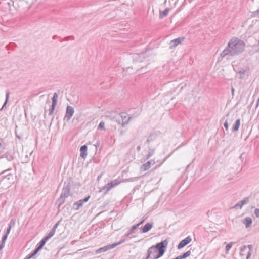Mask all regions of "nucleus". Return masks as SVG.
Instances as JSON below:
<instances>
[{
    "label": "nucleus",
    "mask_w": 259,
    "mask_h": 259,
    "mask_svg": "<svg viewBox=\"0 0 259 259\" xmlns=\"http://www.w3.org/2000/svg\"><path fill=\"white\" fill-rule=\"evenodd\" d=\"M245 47V44L242 40L237 38H233L229 41L226 48L221 53L220 56L224 58L227 56L238 55L244 50Z\"/></svg>",
    "instance_id": "1"
},
{
    "label": "nucleus",
    "mask_w": 259,
    "mask_h": 259,
    "mask_svg": "<svg viewBox=\"0 0 259 259\" xmlns=\"http://www.w3.org/2000/svg\"><path fill=\"white\" fill-rule=\"evenodd\" d=\"M168 243L167 240H164L157 243L155 245L150 247L147 252L148 258L158 259L162 256L166 251Z\"/></svg>",
    "instance_id": "2"
},
{
    "label": "nucleus",
    "mask_w": 259,
    "mask_h": 259,
    "mask_svg": "<svg viewBox=\"0 0 259 259\" xmlns=\"http://www.w3.org/2000/svg\"><path fill=\"white\" fill-rule=\"evenodd\" d=\"M126 241V239H123L121 240L120 241H119L118 242L114 243H113L112 244H109V245L104 246H103L102 247H101V248L98 249L96 251V253L97 254H98V253H101V252H103L107 251H108L109 250H110L111 249H113V248H115L117 246L121 244V243L125 242Z\"/></svg>",
    "instance_id": "3"
},
{
    "label": "nucleus",
    "mask_w": 259,
    "mask_h": 259,
    "mask_svg": "<svg viewBox=\"0 0 259 259\" xmlns=\"http://www.w3.org/2000/svg\"><path fill=\"white\" fill-rule=\"evenodd\" d=\"M121 181L118 180V179L114 180L112 181L111 182L108 183L104 186L102 187L101 189L100 190L99 192L104 191V193H106L109 190L112 189L113 187H115L118 186L120 184Z\"/></svg>",
    "instance_id": "4"
},
{
    "label": "nucleus",
    "mask_w": 259,
    "mask_h": 259,
    "mask_svg": "<svg viewBox=\"0 0 259 259\" xmlns=\"http://www.w3.org/2000/svg\"><path fill=\"white\" fill-rule=\"evenodd\" d=\"M58 95L57 93H54L53 97L52 98V104L50 106L49 110V115H52L53 114L55 107L57 105Z\"/></svg>",
    "instance_id": "5"
},
{
    "label": "nucleus",
    "mask_w": 259,
    "mask_h": 259,
    "mask_svg": "<svg viewBox=\"0 0 259 259\" xmlns=\"http://www.w3.org/2000/svg\"><path fill=\"white\" fill-rule=\"evenodd\" d=\"M71 183L70 182H64L62 191L61 194L64 197H67L70 195V189L71 187Z\"/></svg>",
    "instance_id": "6"
},
{
    "label": "nucleus",
    "mask_w": 259,
    "mask_h": 259,
    "mask_svg": "<svg viewBox=\"0 0 259 259\" xmlns=\"http://www.w3.org/2000/svg\"><path fill=\"white\" fill-rule=\"evenodd\" d=\"M9 169L4 170L0 174V182L3 180H13V175L11 173H8Z\"/></svg>",
    "instance_id": "7"
},
{
    "label": "nucleus",
    "mask_w": 259,
    "mask_h": 259,
    "mask_svg": "<svg viewBox=\"0 0 259 259\" xmlns=\"http://www.w3.org/2000/svg\"><path fill=\"white\" fill-rule=\"evenodd\" d=\"M240 255L242 257H245L246 259H249L251 255V252L245 245L240 247Z\"/></svg>",
    "instance_id": "8"
},
{
    "label": "nucleus",
    "mask_w": 259,
    "mask_h": 259,
    "mask_svg": "<svg viewBox=\"0 0 259 259\" xmlns=\"http://www.w3.org/2000/svg\"><path fill=\"white\" fill-rule=\"evenodd\" d=\"M20 4L23 7V11L26 12L32 5V0H20Z\"/></svg>",
    "instance_id": "9"
},
{
    "label": "nucleus",
    "mask_w": 259,
    "mask_h": 259,
    "mask_svg": "<svg viewBox=\"0 0 259 259\" xmlns=\"http://www.w3.org/2000/svg\"><path fill=\"white\" fill-rule=\"evenodd\" d=\"M185 39V37H179L171 40L169 42V49L176 48L178 45L181 44Z\"/></svg>",
    "instance_id": "10"
},
{
    "label": "nucleus",
    "mask_w": 259,
    "mask_h": 259,
    "mask_svg": "<svg viewBox=\"0 0 259 259\" xmlns=\"http://www.w3.org/2000/svg\"><path fill=\"white\" fill-rule=\"evenodd\" d=\"M74 113V109L70 106H67L66 108V114L64 119H67V121L69 120Z\"/></svg>",
    "instance_id": "11"
},
{
    "label": "nucleus",
    "mask_w": 259,
    "mask_h": 259,
    "mask_svg": "<svg viewBox=\"0 0 259 259\" xmlns=\"http://www.w3.org/2000/svg\"><path fill=\"white\" fill-rule=\"evenodd\" d=\"M192 240V238L190 236H187L184 239L182 240L180 242L178 245V249H181L183 248L184 247L188 245Z\"/></svg>",
    "instance_id": "12"
},
{
    "label": "nucleus",
    "mask_w": 259,
    "mask_h": 259,
    "mask_svg": "<svg viewBox=\"0 0 259 259\" xmlns=\"http://www.w3.org/2000/svg\"><path fill=\"white\" fill-rule=\"evenodd\" d=\"M155 163V162L153 160H151L143 164L141 166V169L142 171H146L149 169L152 165H154Z\"/></svg>",
    "instance_id": "13"
},
{
    "label": "nucleus",
    "mask_w": 259,
    "mask_h": 259,
    "mask_svg": "<svg viewBox=\"0 0 259 259\" xmlns=\"http://www.w3.org/2000/svg\"><path fill=\"white\" fill-rule=\"evenodd\" d=\"M249 201V197H245L243 200H241V201H239V202H237V203H236L234 206H233V208H237V207H239L240 208H241L242 207L248 203Z\"/></svg>",
    "instance_id": "14"
},
{
    "label": "nucleus",
    "mask_w": 259,
    "mask_h": 259,
    "mask_svg": "<svg viewBox=\"0 0 259 259\" xmlns=\"http://www.w3.org/2000/svg\"><path fill=\"white\" fill-rule=\"evenodd\" d=\"M159 134H160L159 131H155L154 132L150 133L148 138L147 139V141H146L147 143L148 144H149L151 142L155 140Z\"/></svg>",
    "instance_id": "15"
},
{
    "label": "nucleus",
    "mask_w": 259,
    "mask_h": 259,
    "mask_svg": "<svg viewBox=\"0 0 259 259\" xmlns=\"http://www.w3.org/2000/svg\"><path fill=\"white\" fill-rule=\"evenodd\" d=\"M120 116L122 119V126H124L126 125L130 121L131 117L127 118L126 113L122 112L120 114Z\"/></svg>",
    "instance_id": "16"
},
{
    "label": "nucleus",
    "mask_w": 259,
    "mask_h": 259,
    "mask_svg": "<svg viewBox=\"0 0 259 259\" xmlns=\"http://www.w3.org/2000/svg\"><path fill=\"white\" fill-rule=\"evenodd\" d=\"M153 227V223L148 222L146 223L143 227L140 228L141 231L143 233H145L150 231Z\"/></svg>",
    "instance_id": "17"
},
{
    "label": "nucleus",
    "mask_w": 259,
    "mask_h": 259,
    "mask_svg": "<svg viewBox=\"0 0 259 259\" xmlns=\"http://www.w3.org/2000/svg\"><path fill=\"white\" fill-rule=\"evenodd\" d=\"M80 156L82 158H86L87 156V146L86 145H83L81 146L80 148Z\"/></svg>",
    "instance_id": "18"
},
{
    "label": "nucleus",
    "mask_w": 259,
    "mask_h": 259,
    "mask_svg": "<svg viewBox=\"0 0 259 259\" xmlns=\"http://www.w3.org/2000/svg\"><path fill=\"white\" fill-rule=\"evenodd\" d=\"M242 223L245 225L246 228H248L251 225L252 220L251 218L247 217L242 220Z\"/></svg>",
    "instance_id": "19"
},
{
    "label": "nucleus",
    "mask_w": 259,
    "mask_h": 259,
    "mask_svg": "<svg viewBox=\"0 0 259 259\" xmlns=\"http://www.w3.org/2000/svg\"><path fill=\"white\" fill-rule=\"evenodd\" d=\"M45 245L44 244H42V243H41L40 242H39L37 246H36V247L35 248V249L33 250V256L36 254L40 250L42 247H44Z\"/></svg>",
    "instance_id": "20"
},
{
    "label": "nucleus",
    "mask_w": 259,
    "mask_h": 259,
    "mask_svg": "<svg viewBox=\"0 0 259 259\" xmlns=\"http://www.w3.org/2000/svg\"><path fill=\"white\" fill-rule=\"evenodd\" d=\"M0 158H6L8 161H12L14 158H13V156L11 154H10L9 153L6 152V153H4V154H3L0 157Z\"/></svg>",
    "instance_id": "21"
},
{
    "label": "nucleus",
    "mask_w": 259,
    "mask_h": 259,
    "mask_svg": "<svg viewBox=\"0 0 259 259\" xmlns=\"http://www.w3.org/2000/svg\"><path fill=\"white\" fill-rule=\"evenodd\" d=\"M240 125V119H237L236 121L234 124L233 125L232 127V131H237L238 130Z\"/></svg>",
    "instance_id": "22"
},
{
    "label": "nucleus",
    "mask_w": 259,
    "mask_h": 259,
    "mask_svg": "<svg viewBox=\"0 0 259 259\" xmlns=\"http://www.w3.org/2000/svg\"><path fill=\"white\" fill-rule=\"evenodd\" d=\"M66 198V197H64L63 195H60V197L57 199L56 202L58 204L59 207H60V206L64 203Z\"/></svg>",
    "instance_id": "23"
},
{
    "label": "nucleus",
    "mask_w": 259,
    "mask_h": 259,
    "mask_svg": "<svg viewBox=\"0 0 259 259\" xmlns=\"http://www.w3.org/2000/svg\"><path fill=\"white\" fill-rule=\"evenodd\" d=\"M83 204V203L82 202V201L81 200H79V201L74 203V208L75 210H77L80 208V207L82 206Z\"/></svg>",
    "instance_id": "24"
},
{
    "label": "nucleus",
    "mask_w": 259,
    "mask_h": 259,
    "mask_svg": "<svg viewBox=\"0 0 259 259\" xmlns=\"http://www.w3.org/2000/svg\"><path fill=\"white\" fill-rule=\"evenodd\" d=\"M138 228V226H137L136 225H133L130 229L127 232V233L126 234H125V236L126 237H127L129 235H130L131 234H132V233H133L134 232V231Z\"/></svg>",
    "instance_id": "25"
},
{
    "label": "nucleus",
    "mask_w": 259,
    "mask_h": 259,
    "mask_svg": "<svg viewBox=\"0 0 259 259\" xmlns=\"http://www.w3.org/2000/svg\"><path fill=\"white\" fill-rule=\"evenodd\" d=\"M169 11V8H166L162 12H160L159 17L160 18H163V17L166 16L168 15V13Z\"/></svg>",
    "instance_id": "26"
},
{
    "label": "nucleus",
    "mask_w": 259,
    "mask_h": 259,
    "mask_svg": "<svg viewBox=\"0 0 259 259\" xmlns=\"http://www.w3.org/2000/svg\"><path fill=\"white\" fill-rule=\"evenodd\" d=\"M10 94V93L9 91H7L6 92V99H5V102H4V104H3V106H2V107L0 109V111H1L3 109L4 107L6 106V105L7 104V102H8V100H9Z\"/></svg>",
    "instance_id": "27"
},
{
    "label": "nucleus",
    "mask_w": 259,
    "mask_h": 259,
    "mask_svg": "<svg viewBox=\"0 0 259 259\" xmlns=\"http://www.w3.org/2000/svg\"><path fill=\"white\" fill-rule=\"evenodd\" d=\"M191 254V251L188 250L182 255H179L180 259H184L190 256Z\"/></svg>",
    "instance_id": "28"
},
{
    "label": "nucleus",
    "mask_w": 259,
    "mask_h": 259,
    "mask_svg": "<svg viewBox=\"0 0 259 259\" xmlns=\"http://www.w3.org/2000/svg\"><path fill=\"white\" fill-rule=\"evenodd\" d=\"M155 150L154 149H149L148 154L146 156V159H149L154 153Z\"/></svg>",
    "instance_id": "29"
},
{
    "label": "nucleus",
    "mask_w": 259,
    "mask_h": 259,
    "mask_svg": "<svg viewBox=\"0 0 259 259\" xmlns=\"http://www.w3.org/2000/svg\"><path fill=\"white\" fill-rule=\"evenodd\" d=\"M55 233V231L54 230L51 229L50 232L48 233L47 235L46 236L48 239L51 238L52 236L54 235Z\"/></svg>",
    "instance_id": "30"
},
{
    "label": "nucleus",
    "mask_w": 259,
    "mask_h": 259,
    "mask_svg": "<svg viewBox=\"0 0 259 259\" xmlns=\"http://www.w3.org/2000/svg\"><path fill=\"white\" fill-rule=\"evenodd\" d=\"M98 129L103 130L104 131L105 130V123L103 121H101L100 122L98 126Z\"/></svg>",
    "instance_id": "31"
},
{
    "label": "nucleus",
    "mask_w": 259,
    "mask_h": 259,
    "mask_svg": "<svg viewBox=\"0 0 259 259\" xmlns=\"http://www.w3.org/2000/svg\"><path fill=\"white\" fill-rule=\"evenodd\" d=\"M138 179V177H134V178H131L129 179H126L123 181L124 182H132L135 180H137Z\"/></svg>",
    "instance_id": "32"
},
{
    "label": "nucleus",
    "mask_w": 259,
    "mask_h": 259,
    "mask_svg": "<svg viewBox=\"0 0 259 259\" xmlns=\"http://www.w3.org/2000/svg\"><path fill=\"white\" fill-rule=\"evenodd\" d=\"M12 221H13L12 220H11V221L9 224V226L8 227V228L7 229L6 232L5 234H7L8 235V234H9L10 230L11 229V227H12L11 223H12Z\"/></svg>",
    "instance_id": "33"
},
{
    "label": "nucleus",
    "mask_w": 259,
    "mask_h": 259,
    "mask_svg": "<svg viewBox=\"0 0 259 259\" xmlns=\"http://www.w3.org/2000/svg\"><path fill=\"white\" fill-rule=\"evenodd\" d=\"M232 245H233L232 242H230L229 243L227 244V245L226 246V247H225L226 251H229L230 249V248L232 247Z\"/></svg>",
    "instance_id": "34"
},
{
    "label": "nucleus",
    "mask_w": 259,
    "mask_h": 259,
    "mask_svg": "<svg viewBox=\"0 0 259 259\" xmlns=\"http://www.w3.org/2000/svg\"><path fill=\"white\" fill-rule=\"evenodd\" d=\"M144 55V54H137L135 55V58H137L140 61H142L141 60V58Z\"/></svg>",
    "instance_id": "35"
},
{
    "label": "nucleus",
    "mask_w": 259,
    "mask_h": 259,
    "mask_svg": "<svg viewBox=\"0 0 259 259\" xmlns=\"http://www.w3.org/2000/svg\"><path fill=\"white\" fill-rule=\"evenodd\" d=\"M8 236V235L7 234H5L3 235V236L2 237V243H5V241L7 239Z\"/></svg>",
    "instance_id": "36"
},
{
    "label": "nucleus",
    "mask_w": 259,
    "mask_h": 259,
    "mask_svg": "<svg viewBox=\"0 0 259 259\" xmlns=\"http://www.w3.org/2000/svg\"><path fill=\"white\" fill-rule=\"evenodd\" d=\"M5 144L3 142V139H1L0 140V149L1 148H5Z\"/></svg>",
    "instance_id": "37"
},
{
    "label": "nucleus",
    "mask_w": 259,
    "mask_h": 259,
    "mask_svg": "<svg viewBox=\"0 0 259 259\" xmlns=\"http://www.w3.org/2000/svg\"><path fill=\"white\" fill-rule=\"evenodd\" d=\"M60 223V221H58L57 223H56L52 228V230H54V231L56 232V228L58 226L59 224Z\"/></svg>",
    "instance_id": "38"
},
{
    "label": "nucleus",
    "mask_w": 259,
    "mask_h": 259,
    "mask_svg": "<svg viewBox=\"0 0 259 259\" xmlns=\"http://www.w3.org/2000/svg\"><path fill=\"white\" fill-rule=\"evenodd\" d=\"M90 198V196H89H89H88L87 197H86L85 198H84V199H80V200H81L82 201V202L84 203L87 202L89 200V198Z\"/></svg>",
    "instance_id": "39"
},
{
    "label": "nucleus",
    "mask_w": 259,
    "mask_h": 259,
    "mask_svg": "<svg viewBox=\"0 0 259 259\" xmlns=\"http://www.w3.org/2000/svg\"><path fill=\"white\" fill-rule=\"evenodd\" d=\"M48 240L46 237H45L40 242L45 245Z\"/></svg>",
    "instance_id": "40"
},
{
    "label": "nucleus",
    "mask_w": 259,
    "mask_h": 259,
    "mask_svg": "<svg viewBox=\"0 0 259 259\" xmlns=\"http://www.w3.org/2000/svg\"><path fill=\"white\" fill-rule=\"evenodd\" d=\"M254 214L257 218L259 217V209L256 208L254 210Z\"/></svg>",
    "instance_id": "41"
},
{
    "label": "nucleus",
    "mask_w": 259,
    "mask_h": 259,
    "mask_svg": "<svg viewBox=\"0 0 259 259\" xmlns=\"http://www.w3.org/2000/svg\"><path fill=\"white\" fill-rule=\"evenodd\" d=\"M32 258V251L24 259H30Z\"/></svg>",
    "instance_id": "42"
},
{
    "label": "nucleus",
    "mask_w": 259,
    "mask_h": 259,
    "mask_svg": "<svg viewBox=\"0 0 259 259\" xmlns=\"http://www.w3.org/2000/svg\"><path fill=\"white\" fill-rule=\"evenodd\" d=\"M71 38L72 39H74V37L73 36L71 35V36H67V37H65V38H64V40H65V41H67V40H68L69 39V38Z\"/></svg>",
    "instance_id": "43"
},
{
    "label": "nucleus",
    "mask_w": 259,
    "mask_h": 259,
    "mask_svg": "<svg viewBox=\"0 0 259 259\" xmlns=\"http://www.w3.org/2000/svg\"><path fill=\"white\" fill-rule=\"evenodd\" d=\"M224 126L225 128V129L226 130H228V127H229V125H228V122L227 121H226L224 124Z\"/></svg>",
    "instance_id": "44"
},
{
    "label": "nucleus",
    "mask_w": 259,
    "mask_h": 259,
    "mask_svg": "<svg viewBox=\"0 0 259 259\" xmlns=\"http://www.w3.org/2000/svg\"><path fill=\"white\" fill-rule=\"evenodd\" d=\"M246 247L249 249V252H251V250L253 248V246L252 245H248L246 246Z\"/></svg>",
    "instance_id": "45"
},
{
    "label": "nucleus",
    "mask_w": 259,
    "mask_h": 259,
    "mask_svg": "<svg viewBox=\"0 0 259 259\" xmlns=\"http://www.w3.org/2000/svg\"><path fill=\"white\" fill-rule=\"evenodd\" d=\"M4 246H5V243L1 242V243L0 244V251L4 248Z\"/></svg>",
    "instance_id": "46"
},
{
    "label": "nucleus",
    "mask_w": 259,
    "mask_h": 259,
    "mask_svg": "<svg viewBox=\"0 0 259 259\" xmlns=\"http://www.w3.org/2000/svg\"><path fill=\"white\" fill-rule=\"evenodd\" d=\"M143 223V222L142 221H141L139 223H137V224H136L137 226H138V227L140 225H141L142 223Z\"/></svg>",
    "instance_id": "47"
},
{
    "label": "nucleus",
    "mask_w": 259,
    "mask_h": 259,
    "mask_svg": "<svg viewBox=\"0 0 259 259\" xmlns=\"http://www.w3.org/2000/svg\"><path fill=\"white\" fill-rule=\"evenodd\" d=\"M137 150L138 151H140V150H141V146L140 145H138L137 147Z\"/></svg>",
    "instance_id": "48"
},
{
    "label": "nucleus",
    "mask_w": 259,
    "mask_h": 259,
    "mask_svg": "<svg viewBox=\"0 0 259 259\" xmlns=\"http://www.w3.org/2000/svg\"><path fill=\"white\" fill-rule=\"evenodd\" d=\"M11 45H13V46H15L16 44H10L9 45L7 46V48L8 49V47H9Z\"/></svg>",
    "instance_id": "49"
},
{
    "label": "nucleus",
    "mask_w": 259,
    "mask_h": 259,
    "mask_svg": "<svg viewBox=\"0 0 259 259\" xmlns=\"http://www.w3.org/2000/svg\"><path fill=\"white\" fill-rule=\"evenodd\" d=\"M243 153H242L240 154V156L239 157V158L240 159V160H242V157H243Z\"/></svg>",
    "instance_id": "50"
},
{
    "label": "nucleus",
    "mask_w": 259,
    "mask_h": 259,
    "mask_svg": "<svg viewBox=\"0 0 259 259\" xmlns=\"http://www.w3.org/2000/svg\"><path fill=\"white\" fill-rule=\"evenodd\" d=\"M244 72H245V70H240L239 71V73H241V74H244Z\"/></svg>",
    "instance_id": "51"
},
{
    "label": "nucleus",
    "mask_w": 259,
    "mask_h": 259,
    "mask_svg": "<svg viewBox=\"0 0 259 259\" xmlns=\"http://www.w3.org/2000/svg\"><path fill=\"white\" fill-rule=\"evenodd\" d=\"M234 91H235L234 89L233 88H232L231 92H232V94L233 95H234Z\"/></svg>",
    "instance_id": "52"
},
{
    "label": "nucleus",
    "mask_w": 259,
    "mask_h": 259,
    "mask_svg": "<svg viewBox=\"0 0 259 259\" xmlns=\"http://www.w3.org/2000/svg\"><path fill=\"white\" fill-rule=\"evenodd\" d=\"M255 12L257 14H259V9Z\"/></svg>",
    "instance_id": "53"
},
{
    "label": "nucleus",
    "mask_w": 259,
    "mask_h": 259,
    "mask_svg": "<svg viewBox=\"0 0 259 259\" xmlns=\"http://www.w3.org/2000/svg\"><path fill=\"white\" fill-rule=\"evenodd\" d=\"M145 220V218H144V217H143L142 218V220L141 221H142L144 222Z\"/></svg>",
    "instance_id": "54"
},
{
    "label": "nucleus",
    "mask_w": 259,
    "mask_h": 259,
    "mask_svg": "<svg viewBox=\"0 0 259 259\" xmlns=\"http://www.w3.org/2000/svg\"><path fill=\"white\" fill-rule=\"evenodd\" d=\"M16 136H17L18 138H19V139H20V136H18V135H17V133H16Z\"/></svg>",
    "instance_id": "55"
},
{
    "label": "nucleus",
    "mask_w": 259,
    "mask_h": 259,
    "mask_svg": "<svg viewBox=\"0 0 259 259\" xmlns=\"http://www.w3.org/2000/svg\"><path fill=\"white\" fill-rule=\"evenodd\" d=\"M55 37H56V35H54V36L53 37V39H54Z\"/></svg>",
    "instance_id": "56"
},
{
    "label": "nucleus",
    "mask_w": 259,
    "mask_h": 259,
    "mask_svg": "<svg viewBox=\"0 0 259 259\" xmlns=\"http://www.w3.org/2000/svg\"><path fill=\"white\" fill-rule=\"evenodd\" d=\"M32 154V151L30 152V154L31 155Z\"/></svg>",
    "instance_id": "57"
}]
</instances>
